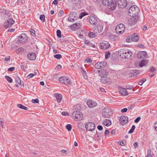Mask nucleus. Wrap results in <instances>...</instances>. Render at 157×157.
Returning <instances> with one entry per match:
<instances>
[{"label":"nucleus","mask_w":157,"mask_h":157,"mask_svg":"<svg viewBox=\"0 0 157 157\" xmlns=\"http://www.w3.org/2000/svg\"><path fill=\"white\" fill-rule=\"evenodd\" d=\"M87 14L85 12H83L79 14V18L81 19L83 17L86 15Z\"/></svg>","instance_id":"obj_41"},{"label":"nucleus","mask_w":157,"mask_h":157,"mask_svg":"<svg viewBox=\"0 0 157 157\" xmlns=\"http://www.w3.org/2000/svg\"><path fill=\"white\" fill-rule=\"evenodd\" d=\"M15 82L16 84L15 86L17 87H18V86L20 85H21L23 87H24V82H21L20 78L18 77H16Z\"/></svg>","instance_id":"obj_19"},{"label":"nucleus","mask_w":157,"mask_h":157,"mask_svg":"<svg viewBox=\"0 0 157 157\" xmlns=\"http://www.w3.org/2000/svg\"><path fill=\"white\" fill-rule=\"evenodd\" d=\"M62 114L63 115L66 116L68 115V113L67 112H63L62 113Z\"/></svg>","instance_id":"obj_63"},{"label":"nucleus","mask_w":157,"mask_h":157,"mask_svg":"<svg viewBox=\"0 0 157 157\" xmlns=\"http://www.w3.org/2000/svg\"><path fill=\"white\" fill-rule=\"evenodd\" d=\"M59 80L60 82L64 84H71V81L69 79L68 77H61Z\"/></svg>","instance_id":"obj_11"},{"label":"nucleus","mask_w":157,"mask_h":157,"mask_svg":"<svg viewBox=\"0 0 157 157\" xmlns=\"http://www.w3.org/2000/svg\"><path fill=\"white\" fill-rule=\"evenodd\" d=\"M17 106L19 108L21 109H24L25 110H27L28 109V108L24 106L21 104H17Z\"/></svg>","instance_id":"obj_33"},{"label":"nucleus","mask_w":157,"mask_h":157,"mask_svg":"<svg viewBox=\"0 0 157 157\" xmlns=\"http://www.w3.org/2000/svg\"><path fill=\"white\" fill-rule=\"evenodd\" d=\"M72 117L73 118L75 121H80L83 118L82 114L79 111H76L73 112Z\"/></svg>","instance_id":"obj_5"},{"label":"nucleus","mask_w":157,"mask_h":157,"mask_svg":"<svg viewBox=\"0 0 157 157\" xmlns=\"http://www.w3.org/2000/svg\"><path fill=\"white\" fill-rule=\"evenodd\" d=\"M85 63H91L92 62V60L91 59H86L85 60Z\"/></svg>","instance_id":"obj_49"},{"label":"nucleus","mask_w":157,"mask_h":157,"mask_svg":"<svg viewBox=\"0 0 157 157\" xmlns=\"http://www.w3.org/2000/svg\"><path fill=\"white\" fill-rule=\"evenodd\" d=\"M146 81V79L145 78H143L138 83V84L140 85H142Z\"/></svg>","instance_id":"obj_37"},{"label":"nucleus","mask_w":157,"mask_h":157,"mask_svg":"<svg viewBox=\"0 0 157 157\" xmlns=\"http://www.w3.org/2000/svg\"><path fill=\"white\" fill-rule=\"evenodd\" d=\"M87 105L89 107L93 108L96 106L97 105V104L96 102L92 101L91 100H88L87 102Z\"/></svg>","instance_id":"obj_18"},{"label":"nucleus","mask_w":157,"mask_h":157,"mask_svg":"<svg viewBox=\"0 0 157 157\" xmlns=\"http://www.w3.org/2000/svg\"><path fill=\"white\" fill-rule=\"evenodd\" d=\"M15 31L14 29H10L8 30V32H13Z\"/></svg>","instance_id":"obj_61"},{"label":"nucleus","mask_w":157,"mask_h":157,"mask_svg":"<svg viewBox=\"0 0 157 157\" xmlns=\"http://www.w3.org/2000/svg\"><path fill=\"white\" fill-rule=\"evenodd\" d=\"M119 122L121 124L124 125L128 122V117L124 116H121L119 120Z\"/></svg>","instance_id":"obj_17"},{"label":"nucleus","mask_w":157,"mask_h":157,"mask_svg":"<svg viewBox=\"0 0 157 157\" xmlns=\"http://www.w3.org/2000/svg\"><path fill=\"white\" fill-rule=\"evenodd\" d=\"M147 60H142L140 62L139 64V66L140 67H141L145 66L148 63Z\"/></svg>","instance_id":"obj_30"},{"label":"nucleus","mask_w":157,"mask_h":157,"mask_svg":"<svg viewBox=\"0 0 157 157\" xmlns=\"http://www.w3.org/2000/svg\"><path fill=\"white\" fill-rule=\"evenodd\" d=\"M110 56V53H108L107 54H106L105 55V59H107Z\"/></svg>","instance_id":"obj_58"},{"label":"nucleus","mask_w":157,"mask_h":157,"mask_svg":"<svg viewBox=\"0 0 157 157\" xmlns=\"http://www.w3.org/2000/svg\"><path fill=\"white\" fill-rule=\"evenodd\" d=\"M101 82L103 83H108L109 81V78L105 76H102L100 79Z\"/></svg>","instance_id":"obj_24"},{"label":"nucleus","mask_w":157,"mask_h":157,"mask_svg":"<svg viewBox=\"0 0 157 157\" xmlns=\"http://www.w3.org/2000/svg\"><path fill=\"white\" fill-rule=\"evenodd\" d=\"M68 20L71 21V22H74V21L75 20V19H74V18H69V17H68Z\"/></svg>","instance_id":"obj_60"},{"label":"nucleus","mask_w":157,"mask_h":157,"mask_svg":"<svg viewBox=\"0 0 157 157\" xmlns=\"http://www.w3.org/2000/svg\"><path fill=\"white\" fill-rule=\"evenodd\" d=\"M28 39L26 34L24 33H22L19 37L18 40L20 42L23 43L25 42Z\"/></svg>","instance_id":"obj_12"},{"label":"nucleus","mask_w":157,"mask_h":157,"mask_svg":"<svg viewBox=\"0 0 157 157\" xmlns=\"http://www.w3.org/2000/svg\"><path fill=\"white\" fill-rule=\"evenodd\" d=\"M30 33L32 36H35V31L33 29H31L30 30Z\"/></svg>","instance_id":"obj_47"},{"label":"nucleus","mask_w":157,"mask_h":157,"mask_svg":"<svg viewBox=\"0 0 157 157\" xmlns=\"http://www.w3.org/2000/svg\"><path fill=\"white\" fill-rule=\"evenodd\" d=\"M85 128L87 131L92 132L95 128V125L92 122H89L85 124Z\"/></svg>","instance_id":"obj_8"},{"label":"nucleus","mask_w":157,"mask_h":157,"mask_svg":"<svg viewBox=\"0 0 157 157\" xmlns=\"http://www.w3.org/2000/svg\"><path fill=\"white\" fill-rule=\"evenodd\" d=\"M136 17H132L128 20V23L131 25H133L136 23L137 19Z\"/></svg>","instance_id":"obj_21"},{"label":"nucleus","mask_w":157,"mask_h":157,"mask_svg":"<svg viewBox=\"0 0 157 157\" xmlns=\"http://www.w3.org/2000/svg\"><path fill=\"white\" fill-rule=\"evenodd\" d=\"M117 3L120 8H124L126 7L128 8L130 6V5H129V2H128L127 0H117Z\"/></svg>","instance_id":"obj_4"},{"label":"nucleus","mask_w":157,"mask_h":157,"mask_svg":"<svg viewBox=\"0 0 157 157\" xmlns=\"http://www.w3.org/2000/svg\"><path fill=\"white\" fill-rule=\"evenodd\" d=\"M34 76V74L30 73L28 75V76H27V77L28 78H30L33 77Z\"/></svg>","instance_id":"obj_51"},{"label":"nucleus","mask_w":157,"mask_h":157,"mask_svg":"<svg viewBox=\"0 0 157 157\" xmlns=\"http://www.w3.org/2000/svg\"><path fill=\"white\" fill-rule=\"evenodd\" d=\"M69 16L74 18L75 20H76L78 18V15L77 13L75 12H71Z\"/></svg>","instance_id":"obj_29"},{"label":"nucleus","mask_w":157,"mask_h":157,"mask_svg":"<svg viewBox=\"0 0 157 157\" xmlns=\"http://www.w3.org/2000/svg\"><path fill=\"white\" fill-rule=\"evenodd\" d=\"M135 128H136L135 126L134 125H133L132 126L131 129H130V130L128 132V133L129 134H131V133H133L134 131Z\"/></svg>","instance_id":"obj_36"},{"label":"nucleus","mask_w":157,"mask_h":157,"mask_svg":"<svg viewBox=\"0 0 157 157\" xmlns=\"http://www.w3.org/2000/svg\"><path fill=\"white\" fill-rule=\"evenodd\" d=\"M40 20L43 22H44L45 21V17L44 14L40 15Z\"/></svg>","instance_id":"obj_39"},{"label":"nucleus","mask_w":157,"mask_h":157,"mask_svg":"<svg viewBox=\"0 0 157 157\" xmlns=\"http://www.w3.org/2000/svg\"><path fill=\"white\" fill-rule=\"evenodd\" d=\"M132 41V38H131V36H128L127 37L126 39V41L127 42H131Z\"/></svg>","instance_id":"obj_45"},{"label":"nucleus","mask_w":157,"mask_h":157,"mask_svg":"<svg viewBox=\"0 0 157 157\" xmlns=\"http://www.w3.org/2000/svg\"><path fill=\"white\" fill-rule=\"evenodd\" d=\"M126 144V141L125 140H123L120 143V145L121 146H124Z\"/></svg>","instance_id":"obj_55"},{"label":"nucleus","mask_w":157,"mask_h":157,"mask_svg":"<svg viewBox=\"0 0 157 157\" xmlns=\"http://www.w3.org/2000/svg\"><path fill=\"white\" fill-rule=\"evenodd\" d=\"M103 124L106 126H109L111 124V121L107 119L103 122Z\"/></svg>","instance_id":"obj_31"},{"label":"nucleus","mask_w":157,"mask_h":157,"mask_svg":"<svg viewBox=\"0 0 157 157\" xmlns=\"http://www.w3.org/2000/svg\"><path fill=\"white\" fill-rule=\"evenodd\" d=\"M150 73L149 75L150 76H153L156 73V69L153 67H152L150 69Z\"/></svg>","instance_id":"obj_25"},{"label":"nucleus","mask_w":157,"mask_h":157,"mask_svg":"<svg viewBox=\"0 0 157 157\" xmlns=\"http://www.w3.org/2000/svg\"><path fill=\"white\" fill-rule=\"evenodd\" d=\"M89 17V22L91 24L95 25L97 24L98 21L95 17L92 16H90Z\"/></svg>","instance_id":"obj_14"},{"label":"nucleus","mask_w":157,"mask_h":157,"mask_svg":"<svg viewBox=\"0 0 157 157\" xmlns=\"http://www.w3.org/2000/svg\"><path fill=\"white\" fill-rule=\"evenodd\" d=\"M134 107V104H132L128 107V109L129 110L133 108Z\"/></svg>","instance_id":"obj_50"},{"label":"nucleus","mask_w":157,"mask_h":157,"mask_svg":"<svg viewBox=\"0 0 157 157\" xmlns=\"http://www.w3.org/2000/svg\"><path fill=\"white\" fill-rule=\"evenodd\" d=\"M102 4L105 6H108L111 10H115L117 6L116 3L113 2V0H102Z\"/></svg>","instance_id":"obj_3"},{"label":"nucleus","mask_w":157,"mask_h":157,"mask_svg":"<svg viewBox=\"0 0 157 157\" xmlns=\"http://www.w3.org/2000/svg\"><path fill=\"white\" fill-rule=\"evenodd\" d=\"M54 58L58 59H59L62 58V56L60 54H56L55 55H54Z\"/></svg>","instance_id":"obj_42"},{"label":"nucleus","mask_w":157,"mask_h":157,"mask_svg":"<svg viewBox=\"0 0 157 157\" xmlns=\"http://www.w3.org/2000/svg\"><path fill=\"white\" fill-rule=\"evenodd\" d=\"M98 34L94 32H91L88 33V35L90 37L94 38L97 36Z\"/></svg>","instance_id":"obj_32"},{"label":"nucleus","mask_w":157,"mask_h":157,"mask_svg":"<svg viewBox=\"0 0 157 157\" xmlns=\"http://www.w3.org/2000/svg\"><path fill=\"white\" fill-rule=\"evenodd\" d=\"M17 3L19 5L24 4L25 3V0H18Z\"/></svg>","instance_id":"obj_38"},{"label":"nucleus","mask_w":157,"mask_h":157,"mask_svg":"<svg viewBox=\"0 0 157 157\" xmlns=\"http://www.w3.org/2000/svg\"><path fill=\"white\" fill-rule=\"evenodd\" d=\"M139 71L136 70H133L131 71V73L135 76L136 75L139 73Z\"/></svg>","instance_id":"obj_34"},{"label":"nucleus","mask_w":157,"mask_h":157,"mask_svg":"<svg viewBox=\"0 0 157 157\" xmlns=\"http://www.w3.org/2000/svg\"><path fill=\"white\" fill-rule=\"evenodd\" d=\"M98 72L99 73V75L100 76L103 75V76H106L108 74L107 71L105 70H103L101 72L100 71H98Z\"/></svg>","instance_id":"obj_27"},{"label":"nucleus","mask_w":157,"mask_h":157,"mask_svg":"<svg viewBox=\"0 0 157 157\" xmlns=\"http://www.w3.org/2000/svg\"><path fill=\"white\" fill-rule=\"evenodd\" d=\"M141 119V118L140 117H138L137 118H136V119L135 120L134 122L135 123H138V122Z\"/></svg>","instance_id":"obj_52"},{"label":"nucleus","mask_w":157,"mask_h":157,"mask_svg":"<svg viewBox=\"0 0 157 157\" xmlns=\"http://www.w3.org/2000/svg\"><path fill=\"white\" fill-rule=\"evenodd\" d=\"M147 56V53L146 52L144 51L140 52L137 55V57L139 59H144V58H146Z\"/></svg>","instance_id":"obj_15"},{"label":"nucleus","mask_w":157,"mask_h":157,"mask_svg":"<svg viewBox=\"0 0 157 157\" xmlns=\"http://www.w3.org/2000/svg\"><path fill=\"white\" fill-rule=\"evenodd\" d=\"M138 46L140 48H145L144 46L142 44H139L138 45Z\"/></svg>","instance_id":"obj_64"},{"label":"nucleus","mask_w":157,"mask_h":157,"mask_svg":"<svg viewBox=\"0 0 157 157\" xmlns=\"http://www.w3.org/2000/svg\"><path fill=\"white\" fill-rule=\"evenodd\" d=\"M66 128L67 129V130L69 131H70L72 129V126L71 125L69 124H68L66 126Z\"/></svg>","instance_id":"obj_40"},{"label":"nucleus","mask_w":157,"mask_h":157,"mask_svg":"<svg viewBox=\"0 0 157 157\" xmlns=\"http://www.w3.org/2000/svg\"><path fill=\"white\" fill-rule=\"evenodd\" d=\"M32 102L33 103H38L39 102V101L38 99H33L32 100Z\"/></svg>","instance_id":"obj_48"},{"label":"nucleus","mask_w":157,"mask_h":157,"mask_svg":"<svg viewBox=\"0 0 157 157\" xmlns=\"http://www.w3.org/2000/svg\"><path fill=\"white\" fill-rule=\"evenodd\" d=\"M109 43L106 41L101 42L100 44L99 47L102 49H107L109 48Z\"/></svg>","instance_id":"obj_13"},{"label":"nucleus","mask_w":157,"mask_h":157,"mask_svg":"<svg viewBox=\"0 0 157 157\" xmlns=\"http://www.w3.org/2000/svg\"><path fill=\"white\" fill-rule=\"evenodd\" d=\"M131 38L132 40L133 41L137 42L139 39L138 35L136 33H134L131 35Z\"/></svg>","instance_id":"obj_26"},{"label":"nucleus","mask_w":157,"mask_h":157,"mask_svg":"<svg viewBox=\"0 0 157 157\" xmlns=\"http://www.w3.org/2000/svg\"><path fill=\"white\" fill-rule=\"evenodd\" d=\"M119 90V93L121 95L124 96L128 95V92L125 89L120 88Z\"/></svg>","instance_id":"obj_20"},{"label":"nucleus","mask_w":157,"mask_h":157,"mask_svg":"<svg viewBox=\"0 0 157 157\" xmlns=\"http://www.w3.org/2000/svg\"><path fill=\"white\" fill-rule=\"evenodd\" d=\"M103 30V26L99 24L95 26L93 29V31L98 34L101 33Z\"/></svg>","instance_id":"obj_9"},{"label":"nucleus","mask_w":157,"mask_h":157,"mask_svg":"<svg viewBox=\"0 0 157 157\" xmlns=\"http://www.w3.org/2000/svg\"><path fill=\"white\" fill-rule=\"evenodd\" d=\"M56 34L57 37L60 38L61 37V32L59 30H58L56 31Z\"/></svg>","instance_id":"obj_44"},{"label":"nucleus","mask_w":157,"mask_h":157,"mask_svg":"<svg viewBox=\"0 0 157 157\" xmlns=\"http://www.w3.org/2000/svg\"><path fill=\"white\" fill-rule=\"evenodd\" d=\"M97 128L99 130H101L103 129L101 125H98V126Z\"/></svg>","instance_id":"obj_56"},{"label":"nucleus","mask_w":157,"mask_h":157,"mask_svg":"<svg viewBox=\"0 0 157 157\" xmlns=\"http://www.w3.org/2000/svg\"><path fill=\"white\" fill-rule=\"evenodd\" d=\"M5 78L7 79L9 82L10 83H11L13 82L12 79L10 77V76L7 75H6L5 76Z\"/></svg>","instance_id":"obj_35"},{"label":"nucleus","mask_w":157,"mask_h":157,"mask_svg":"<svg viewBox=\"0 0 157 157\" xmlns=\"http://www.w3.org/2000/svg\"><path fill=\"white\" fill-rule=\"evenodd\" d=\"M63 14L64 12L63 10H60L59 12L58 13V15L59 16L61 17L63 15Z\"/></svg>","instance_id":"obj_46"},{"label":"nucleus","mask_w":157,"mask_h":157,"mask_svg":"<svg viewBox=\"0 0 157 157\" xmlns=\"http://www.w3.org/2000/svg\"><path fill=\"white\" fill-rule=\"evenodd\" d=\"M80 26L81 25L80 23L76 22L71 25V27L73 30H75L79 29L80 27Z\"/></svg>","instance_id":"obj_22"},{"label":"nucleus","mask_w":157,"mask_h":157,"mask_svg":"<svg viewBox=\"0 0 157 157\" xmlns=\"http://www.w3.org/2000/svg\"><path fill=\"white\" fill-rule=\"evenodd\" d=\"M154 127L155 130L157 131V121L156 122L154 125Z\"/></svg>","instance_id":"obj_62"},{"label":"nucleus","mask_w":157,"mask_h":157,"mask_svg":"<svg viewBox=\"0 0 157 157\" xmlns=\"http://www.w3.org/2000/svg\"><path fill=\"white\" fill-rule=\"evenodd\" d=\"M139 11V8L136 6L134 5L130 6L128 13L130 16L136 17L138 14Z\"/></svg>","instance_id":"obj_2"},{"label":"nucleus","mask_w":157,"mask_h":157,"mask_svg":"<svg viewBox=\"0 0 157 157\" xmlns=\"http://www.w3.org/2000/svg\"><path fill=\"white\" fill-rule=\"evenodd\" d=\"M55 95L57 101L58 102H60L62 99V96L61 94L58 93H56Z\"/></svg>","instance_id":"obj_28"},{"label":"nucleus","mask_w":157,"mask_h":157,"mask_svg":"<svg viewBox=\"0 0 157 157\" xmlns=\"http://www.w3.org/2000/svg\"><path fill=\"white\" fill-rule=\"evenodd\" d=\"M109 132H110L108 130L106 129L104 133H105V135H107L109 134Z\"/></svg>","instance_id":"obj_57"},{"label":"nucleus","mask_w":157,"mask_h":157,"mask_svg":"<svg viewBox=\"0 0 157 157\" xmlns=\"http://www.w3.org/2000/svg\"><path fill=\"white\" fill-rule=\"evenodd\" d=\"M15 22L14 21L12 18L7 19L4 23V27L5 28L10 27Z\"/></svg>","instance_id":"obj_10"},{"label":"nucleus","mask_w":157,"mask_h":157,"mask_svg":"<svg viewBox=\"0 0 157 157\" xmlns=\"http://www.w3.org/2000/svg\"><path fill=\"white\" fill-rule=\"evenodd\" d=\"M27 57L29 59L31 60H33L36 59V54L34 53H29Z\"/></svg>","instance_id":"obj_23"},{"label":"nucleus","mask_w":157,"mask_h":157,"mask_svg":"<svg viewBox=\"0 0 157 157\" xmlns=\"http://www.w3.org/2000/svg\"><path fill=\"white\" fill-rule=\"evenodd\" d=\"M107 63L104 62H98L95 65V67L97 69L101 68L106 66Z\"/></svg>","instance_id":"obj_16"},{"label":"nucleus","mask_w":157,"mask_h":157,"mask_svg":"<svg viewBox=\"0 0 157 157\" xmlns=\"http://www.w3.org/2000/svg\"><path fill=\"white\" fill-rule=\"evenodd\" d=\"M15 68L14 67H12L8 69V70L9 71H14Z\"/></svg>","instance_id":"obj_54"},{"label":"nucleus","mask_w":157,"mask_h":157,"mask_svg":"<svg viewBox=\"0 0 157 157\" xmlns=\"http://www.w3.org/2000/svg\"><path fill=\"white\" fill-rule=\"evenodd\" d=\"M147 151V155L145 157H153L151 155V152L150 150L148 149Z\"/></svg>","instance_id":"obj_43"},{"label":"nucleus","mask_w":157,"mask_h":157,"mask_svg":"<svg viewBox=\"0 0 157 157\" xmlns=\"http://www.w3.org/2000/svg\"><path fill=\"white\" fill-rule=\"evenodd\" d=\"M125 30V26L122 24H120L116 27L115 31L117 33L122 34Z\"/></svg>","instance_id":"obj_7"},{"label":"nucleus","mask_w":157,"mask_h":157,"mask_svg":"<svg viewBox=\"0 0 157 157\" xmlns=\"http://www.w3.org/2000/svg\"><path fill=\"white\" fill-rule=\"evenodd\" d=\"M118 52V54H120V56L121 57L126 59L130 58L132 54L131 51L127 48L121 49Z\"/></svg>","instance_id":"obj_1"},{"label":"nucleus","mask_w":157,"mask_h":157,"mask_svg":"<svg viewBox=\"0 0 157 157\" xmlns=\"http://www.w3.org/2000/svg\"><path fill=\"white\" fill-rule=\"evenodd\" d=\"M82 72L83 73V76H84V78H85L86 79V78L87 77V76L86 75V72L85 71L83 70H82Z\"/></svg>","instance_id":"obj_53"},{"label":"nucleus","mask_w":157,"mask_h":157,"mask_svg":"<svg viewBox=\"0 0 157 157\" xmlns=\"http://www.w3.org/2000/svg\"><path fill=\"white\" fill-rule=\"evenodd\" d=\"M112 111L109 108L105 107L102 110V114L105 117L109 118L112 113Z\"/></svg>","instance_id":"obj_6"},{"label":"nucleus","mask_w":157,"mask_h":157,"mask_svg":"<svg viewBox=\"0 0 157 157\" xmlns=\"http://www.w3.org/2000/svg\"><path fill=\"white\" fill-rule=\"evenodd\" d=\"M127 111V109L126 108H124L123 109H121V112L123 113L126 112Z\"/></svg>","instance_id":"obj_59"}]
</instances>
